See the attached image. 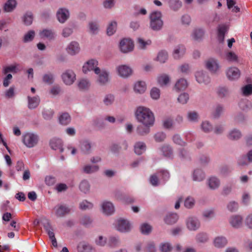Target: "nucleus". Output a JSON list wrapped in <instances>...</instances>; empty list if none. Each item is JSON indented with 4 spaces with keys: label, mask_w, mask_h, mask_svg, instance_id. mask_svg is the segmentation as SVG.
Segmentation results:
<instances>
[{
    "label": "nucleus",
    "mask_w": 252,
    "mask_h": 252,
    "mask_svg": "<svg viewBox=\"0 0 252 252\" xmlns=\"http://www.w3.org/2000/svg\"><path fill=\"white\" fill-rule=\"evenodd\" d=\"M93 203L86 200H83L79 204V208L82 210H89L93 208Z\"/></svg>",
    "instance_id": "53"
},
{
    "label": "nucleus",
    "mask_w": 252,
    "mask_h": 252,
    "mask_svg": "<svg viewBox=\"0 0 252 252\" xmlns=\"http://www.w3.org/2000/svg\"><path fill=\"white\" fill-rule=\"evenodd\" d=\"M157 80L158 84L161 87L167 86L170 82L169 76L165 73L159 75Z\"/></svg>",
    "instance_id": "20"
},
{
    "label": "nucleus",
    "mask_w": 252,
    "mask_h": 252,
    "mask_svg": "<svg viewBox=\"0 0 252 252\" xmlns=\"http://www.w3.org/2000/svg\"><path fill=\"white\" fill-rule=\"evenodd\" d=\"M223 111V107L222 105L218 104L214 108L212 112V116L215 118H218Z\"/></svg>",
    "instance_id": "52"
},
{
    "label": "nucleus",
    "mask_w": 252,
    "mask_h": 252,
    "mask_svg": "<svg viewBox=\"0 0 252 252\" xmlns=\"http://www.w3.org/2000/svg\"><path fill=\"white\" fill-rule=\"evenodd\" d=\"M209 240V235L206 232H199L195 236V240L198 243L204 244L207 243Z\"/></svg>",
    "instance_id": "34"
},
{
    "label": "nucleus",
    "mask_w": 252,
    "mask_h": 252,
    "mask_svg": "<svg viewBox=\"0 0 252 252\" xmlns=\"http://www.w3.org/2000/svg\"><path fill=\"white\" fill-rule=\"evenodd\" d=\"M186 117L189 122L193 123H197L200 119L198 113L193 110L188 111Z\"/></svg>",
    "instance_id": "27"
},
{
    "label": "nucleus",
    "mask_w": 252,
    "mask_h": 252,
    "mask_svg": "<svg viewBox=\"0 0 252 252\" xmlns=\"http://www.w3.org/2000/svg\"><path fill=\"white\" fill-rule=\"evenodd\" d=\"M66 50L69 54L74 55L79 52L80 48L77 42L71 41L67 46Z\"/></svg>",
    "instance_id": "18"
},
{
    "label": "nucleus",
    "mask_w": 252,
    "mask_h": 252,
    "mask_svg": "<svg viewBox=\"0 0 252 252\" xmlns=\"http://www.w3.org/2000/svg\"><path fill=\"white\" fill-rule=\"evenodd\" d=\"M201 128L203 132L209 133L213 130V126L209 121H205L202 122Z\"/></svg>",
    "instance_id": "50"
},
{
    "label": "nucleus",
    "mask_w": 252,
    "mask_h": 252,
    "mask_svg": "<svg viewBox=\"0 0 252 252\" xmlns=\"http://www.w3.org/2000/svg\"><path fill=\"white\" fill-rule=\"evenodd\" d=\"M205 174L200 169H196L192 173V179L194 181L200 182L205 179Z\"/></svg>",
    "instance_id": "32"
},
{
    "label": "nucleus",
    "mask_w": 252,
    "mask_h": 252,
    "mask_svg": "<svg viewBox=\"0 0 252 252\" xmlns=\"http://www.w3.org/2000/svg\"><path fill=\"white\" fill-rule=\"evenodd\" d=\"M226 59L231 63H237L238 62V57L237 55L233 52H228L225 55Z\"/></svg>",
    "instance_id": "51"
},
{
    "label": "nucleus",
    "mask_w": 252,
    "mask_h": 252,
    "mask_svg": "<svg viewBox=\"0 0 252 252\" xmlns=\"http://www.w3.org/2000/svg\"><path fill=\"white\" fill-rule=\"evenodd\" d=\"M135 115L138 122L142 124L154 125L155 116L152 111L148 108L144 106H139L137 108Z\"/></svg>",
    "instance_id": "1"
},
{
    "label": "nucleus",
    "mask_w": 252,
    "mask_h": 252,
    "mask_svg": "<svg viewBox=\"0 0 252 252\" xmlns=\"http://www.w3.org/2000/svg\"><path fill=\"white\" fill-rule=\"evenodd\" d=\"M42 80L45 84L51 85L54 81V75L50 72L45 73L43 75Z\"/></svg>",
    "instance_id": "45"
},
{
    "label": "nucleus",
    "mask_w": 252,
    "mask_h": 252,
    "mask_svg": "<svg viewBox=\"0 0 252 252\" xmlns=\"http://www.w3.org/2000/svg\"><path fill=\"white\" fill-rule=\"evenodd\" d=\"M154 125H146L142 124L137 126L136 128V132L137 134L140 135H145L148 134L150 131V127Z\"/></svg>",
    "instance_id": "26"
},
{
    "label": "nucleus",
    "mask_w": 252,
    "mask_h": 252,
    "mask_svg": "<svg viewBox=\"0 0 252 252\" xmlns=\"http://www.w3.org/2000/svg\"><path fill=\"white\" fill-rule=\"evenodd\" d=\"M80 221L83 225L89 226L92 224L93 220L90 216H85L81 218Z\"/></svg>",
    "instance_id": "63"
},
{
    "label": "nucleus",
    "mask_w": 252,
    "mask_h": 252,
    "mask_svg": "<svg viewBox=\"0 0 252 252\" xmlns=\"http://www.w3.org/2000/svg\"><path fill=\"white\" fill-rule=\"evenodd\" d=\"M185 52V47L183 45H178L174 48L172 56L175 59H179L184 55Z\"/></svg>",
    "instance_id": "19"
},
{
    "label": "nucleus",
    "mask_w": 252,
    "mask_h": 252,
    "mask_svg": "<svg viewBox=\"0 0 252 252\" xmlns=\"http://www.w3.org/2000/svg\"><path fill=\"white\" fill-rule=\"evenodd\" d=\"M42 114L44 119L49 120L52 119L54 114V111L51 109H44Z\"/></svg>",
    "instance_id": "57"
},
{
    "label": "nucleus",
    "mask_w": 252,
    "mask_h": 252,
    "mask_svg": "<svg viewBox=\"0 0 252 252\" xmlns=\"http://www.w3.org/2000/svg\"><path fill=\"white\" fill-rule=\"evenodd\" d=\"M227 208L229 211L233 212L238 210L239 205L237 202L235 201H231L228 203Z\"/></svg>",
    "instance_id": "62"
},
{
    "label": "nucleus",
    "mask_w": 252,
    "mask_h": 252,
    "mask_svg": "<svg viewBox=\"0 0 252 252\" xmlns=\"http://www.w3.org/2000/svg\"><path fill=\"white\" fill-rule=\"evenodd\" d=\"M117 24L115 21L111 22L107 29V33L109 35H113L116 32Z\"/></svg>",
    "instance_id": "54"
},
{
    "label": "nucleus",
    "mask_w": 252,
    "mask_h": 252,
    "mask_svg": "<svg viewBox=\"0 0 252 252\" xmlns=\"http://www.w3.org/2000/svg\"><path fill=\"white\" fill-rule=\"evenodd\" d=\"M120 48L121 51L126 53L133 50L134 44L133 41L128 38L122 39L120 43Z\"/></svg>",
    "instance_id": "8"
},
{
    "label": "nucleus",
    "mask_w": 252,
    "mask_h": 252,
    "mask_svg": "<svg viewBox=\"0 0 252 252\" xmlns=\"http://www.w3.org/2000/svg\"><path fill=\"white\" fill-rule=\"evenodd\" d=\"M227 244V240L222 236L215 237L213 240V245L217 248L224 247Z\"/></svg>",
    "instance_id": "21"
},
{
    "label": "nucleus",
    "mask_w": 252,
    "mask_h": 252,
    "mask_svg": "<svg viewBox=\"0 0 252 252\" xmlns=\"http://www.w3.org/2000/svg\"><path fill=\"white\" fill-rule=\"evenodd\" d=\"M169 7L174 11H177L182 6V2L180 0H169Z\"/></svg>",
    "instance_id": "48"
},
{
    "label": "nucleus",
    "mask_w": 252,
    "mask_h": 252,
    "mask_svg": "<svg viewBox=\"0 0 252 252\" xmlns=\"http://www.w3.org/2000/svg\"><path fill=\"white\" fill-rule=\"evenodd\" d=\"M226 75L229 80L234 81L239 78L241 72L236 67H230L226 69Z\"/></svg>",
    "instance_id": "11"
},
{
    "label": "nucleus",
    "mask_w": 252,
    "mask_h": 252,
    "mask_svg": "<svg viewBox=\"0 0 252 252\" xmlns=\"http://www.w3.org/2000/svg\"><path fill=\"white\" fill-rule=\"evenodd\" d=\"M196 81L199 84L208 85L210 82V78L207 72L203 71H198L195 73Z\"/></svg>",
    "instance_id": "12"
},
{
    "label": "nucleus",
    "mask_w": 252,
    "mask_h": 252,
    "mask_svg": "<svg viewBox=\"0 0 252 252\" xmlns=\"http://www.w3.org/2000/svg\"><path fill=\"white\" fill-rule=\"evenodd\" d=\"M242 217L240 215H233L230 217L229 221L231 225L234 228H239L242 223Z\"/></svg>",
    "instance_id": "22"
},
{
    "label": "nucleus",
    "mask_w": 252,
    "mask_h": 252,
    "mask_svg": "<svg viewBox=\"0 0 252 252\" xmlns=\"http://www.w3.org/2000/svg\"><path fill=\"white\" fill-rule=\"evenodd\" d=\"M98 62L95 60H90L84 64L83 66L82 70L84 73H87L89 71H94L95 72V68L97 67Z\"/></svg>",
    "instance_id": "13"
},
{
    "label": "nucleus",
    "mask_w": 252,
    "mask_h": 252,
    "mask_svg": "<svg viewBox=\"0 0 252 252\" xmlns=\"http://www.w3.org/2000/svg\"><path fill=\"white\" fill-rule=\"evenodd\" d=\"M90 32L93 34H96L99 30L98 24L96 22H91L89 24Z\"/></svg>",
    "instance_id": "58"
},
{
    "label": "nucleus",
    "mask_w": 252,
    "mask_h": 252,
    "mask_svg": "<svg viewBox=\"0 0 252 252\" xmlns=\"http://www.w3.org/2000/svg\"><path fill=\"white\" fill-rule=\"evenodd\" d=\"M160 149L164 157L169 158H173V149L169 145L164 144L161 147Z\"/></svg>",
    "instance_id": "24"
},
{
    "label": "nucleus",
    "mask_w": 252,
    "mask_h": 252,
    "mask_svg": "<svg viewBox=\"0 0 252 252\" xmlns=\"http://www.w3.org/2000/svg\"><path fill=\"white\" fill-rule=\"evenodd\" d=\"M35 36V32L33 30L28 32L23 37V41L24 42H29L32 41Z\"/></svg>",
    "instance_id": "55"
},
{
    "label": "nucleus",
    "mask_w": 252,
    "mask_h": 252,
    "mask_svg": "<svg viewBox=\"0 0 252 252\" xmlns=\"http://www.w3.org/2000/svg\"><path fill=\"white\" fill-rule=\"evenodd\" d=\"M69 15V11L65 8H60L57 12V19L61 23H64L68 18Z\"/></svg>",
    "instance_id": "17"
},
{
    "label": "nucleus",
    "mask_w": 252,
    "mask_h": 252,
    "mask_svg": "<svg viewBox=\"0 0 252 252\" xmlns=\"http://www.w3.org/2000/svg\"><path fill=\"white\" fill-rule=\"evenodd\" d=\"M188 85L187 80L184 78H181L176 82L175 88L178 91L184 90L187 88Z\"/></svg>",
    "instance_id": "39"
},
{
    "label": "nucleus",
    "mask_w": 252,
    "mask_h": 252,
    "mask_svg": "<svg viewBox=\"0 0 252 252\" xmlns=\"http://www.w3.org/2000/svg\"><path fill=\"white\" fill-rule=\"evenodd\" d=\"M60 123L63 125H67L70 122L71 119L67 113H63L59 118Z\"/></svg>",
    "instance_id": "46"
},
{
    "label": "nucleus",
    "mask_w": 252,
    "mask_h": 252,
    "mask_svg": "<svg viewBox=\"0 0 252 252\" xmlns=\"http://www.w3.org/2000/svg\"><path fill=\"white\" fill-rule=\"evenodd\" d=\"M161 16V13L158 11H153L151 13L150 27L153 30L158 31L162 28L163 22Z\"/></svg>",
    "instance_id": "2"
},
{
    "label": "nucleus",
    "mask_w": 252,
    "mask_h": 252,
    "mask_svg": "<svg viewBox=\"0 0 252 252\" xmlns=\"http://www.w3.org/2000/svg\"><path fill=\"white\" fill-rule=\"evenodd\" d=\"M204 31L200 29L194 30L191 34L192 38L195 40H201L204 35Z\"/></svg>",
    "instance_id": "47"
},
{
    "label": "nucleus",
    "mask_w": 252,
    "mask_h": 252,
    "mask_svg": "<svg viewBox=\"0 0 252 252\" xmlns=\"http://www.w3.org/2000/svg\"><path fill=\"white\" fill-rule=\"evenodd\" d=\"M39 35L42 38L52 40L55 38L56 34L53 30L45 29L40 32Z\"/></svg>",
    "instance_id": "16"
},
{
    "label": "nucleus",
    "mask_w": 252,
    "mask_h": 252,
    "mask_svg": "<svg viewBox=\"0 0 252 252\" xmlns=\"http://www.w3.org/2000/svg\"><path fill=\"white\" fill-rule=\"evenodd\" d=\"M79 189L81 191L84 193L89 192L90 189V185L89 182L86 180L82 181L79 185Z\"/></svg>",
    "instance_id": "44"
},
{
    "label": "nucleus",
    "mask_w": 252,
    "mask_h": 252,
    "mask_svg": "<svg viewBox=\"0 0 252 252\" xmlns=\"http://www.w3.org/2000/svg\"><path fill=\"white\" fill-rule=\"evenodd\" d=\"M168 58V54L167 52L165 50H161L158 54L156 61L161 63H164L167 61Z\"/></svg>",
    "instance_id": "38"
},
{
    "label": "nucleus",
    "mask_w": 252,
    "mask_h": 252,
    "mask_svg": "<svg viewBox=\"0 0 252 252\" xmlns=\"http://www.w3.org/2000/svg\"><path fill=\"white\" fill-rule=\"evenodd\" d=\"M160 90L156 87L153 88L150 92V95L151 97L154 99H158L160 96Z\"/></svg>",
    "instance_id": "61"
},
{
    "label": "nucleus",
    "mask_w": 252,
    "mask_h": 252,
    "mask_svg": "<svg viewBox=\"0 0 252 252\" xmlns=\"http://www.w3.org/2000/svg\"><path fill=\"white\" fill-rule=\"evenodd\" d=\"M108 244L111 247H117L120 245L121 242L118 237L111 236L109 239Z\"/></svg>",
    "instance_id": "59"
},
{
    "label": "nucleus",
    "mask_w": 252,
    "mask_h": 252,
    "mask_svg": "<svg viewBox=\"0 0 252 252\" xmlns=\"http://www.w3.org/2000/svg\"><path fill=\"white\" fill-rule=\"evenodd\" d=\"M146 90V85L145 82L138 81L135 84L134 90L135 93L143 94Z\"/></svg>",
    "instance_id": "36"
},
{
    "label": "nucleus",
    "mask_w": 252,
    "mask_h": 252,
    "mask_svg": "<svg viewBox=\"0 0 252 252\" xmlns=\"http://www.w3.org/2000/svg\"><path fill=\"white\" fill-rule=\"evenodd\" d=\"M131 224L126 220L120 219L117 220L115 227L117 230L121 232H127L131 228Z\"/></svg>",
    "instance_id": "7"
},
{
    "label": "nucleus",
    "mask_w": 252,
    "mask_h": 252,
    "mask_svg": "<svg viewBox=\"0 0 252 252\" xmlns=\"http://www.w3.org/2000/svg\"><path fill=\"white\" fill-rule=\"evenodd\" d=\"M172 248L171 244L167 242L161 243L159 246V249L161 252H170Z\"/></svg>",
    "instance_id": "64"
},
{
    "label": "nucleus",
    "mask_w": 252,
    "mask_h": 252,
    "mask_svg": "<svg viewBox=\"0 0 252 252\" xmlns=\"http://www.w3.org/2000/svg\"><path fill=\"white\" fill-rule=\"evenodd\" d=\"M117 70L118 74L122 77H127L130 76L132 72V69L126 65H119L117 67Z\"/></svg>",
    "instance_id": "14"
},
{
    "label": "nucleus",
    "mask_w": 252,
    "mask_h": 252,
    "mask_svg": "<svg viewBox=\"0 0 252 252\" xmlns=\"http://www.w3.org/2000/svg\"><path fill=\"white\" fill-rule=\"evenodd\" d=\"M242 136L241 131L237 129H234L231 130L228 135V137L231 140H236L240 138Z\"/></svg>",
    "instance_id": "42"
},
{
    "label": "nucleus",
    "mask_w": 252,
    "mask_h": 252,
    "mask_svg": "<svg viewBox=\"0 0 252 252\" xmlns=\"http://www.w3.org/2000/svg\"><path fill=\"white\" fill-rule=\"evenodd\" d=\"M206 68L212 73H217L220 69L219 61L215 58H209L205 62Z\"/></svg>",
    "instance_id": "6"
},
{
    "label": "nucleus",
    "mask_w": 252,
    "mask_h": 252,
    "mask_svg": "<svg viewBox=\"0 0 252 252\" xmlns=\"http://www.w3.org/2000/svg\"><path fill=\"white\" fill-rule=\"evenodd\" d=\"M92 144L88 140H85L82 142L80 145L81 152L85 155H89L91 153Z\"/></svg>",
    "instance_id": "31"
},
{
    "label": "nucleus",
    "mask_w": 252,
    "mask_h": 252,
    "mask_svg": "<svg viewBox=\"0 0 252 252\" xmlns=\"http://www.w3.org/2000/svg\"><path fill=\"white\" fill-rule=\"evenodd\" d=\"M22 21L25 25H31L33 21L32 14L30 12L26 13L22 17Z\"/></svg>",
    "instance_id": "43"
},
{
    "label": "nucleus",
    "mask_w": 252,
    "mask_h": 252,
    "mask_svg": "<svg viewBox=\"0 0 252 252\" xmlns=\"http://www.w3.org/2000/svg\"><path fill=\"white\" fill-rule=\"evenodd\" d=\"M16 5L15 0H8L4 4V10L7 12H11L15 8Z\"/></svg>",
    "instance_id": "40"
},
{
    "label": "nucleus",
    "mask_w": 252,
    "mask_h": 252,
    "mask_svg": "<svg viewBox=\"0 0 252 252\" xmlns=\"http://www.w3.org/2000/svg\"><path fill=\"white\" fill-rule=\"evenodd\" d=\"M50 145L51 148L53 150H59L60 152H63V144L62 140L59 138H54L51 140Z\"/></svg>",
    "instance_id": "25"
},
{
    "label": "nucleus",
    "mask_w": 252,
    "mask_h": 252,
    "mask_svg": "<svg viewBox=\"0 0 252 252\" xmlns=\"http://www.w3.org/2000/svg\"><path fill=\"white\" fill-rule=\"evenodd\" d=\"M227 31V27L224 25H219L218 27V37L220 42H222L224 35Z\"/></svg>",
    "instance_id": "33"
},
{
    "label": "nucleus",
    "mask_w": 252,
    "mask_h": 252,
    "mask_svg": "<svg viewBox=\"0 0 252 252\" xmlns=\"http://www.w3.org/2000/svg\"><path fill=\"white\" fill-rule=\"evenodd\" d=\"M53 211L57 217L63 218L69 214L71 208L66 204H59L54 207Z\"/></svg>",
    "instance_id": "5"
},
{
    "label": "nucleus",
    "mask_w": 252,
    "mask_h": 252,
    "mask_svg": "<svg viewBox=\"0 0 252 252\" xmlns=\"http://www.w3.org/2000/svg\"><path fill=\"white\" fill-rule=\"evenodd\" d=\"M178 216L176 213H168L164 219L165 223L172 224L175 223L178 220Z\"/></svg>",
    "instance_id": "37"
},
{
    "label": "nucleus",
    "mask_w": 252,
    "mask_h": 252,
    "mask_svg": "<svg viewBox=\"0 0 252 252\" xmlns=\"http://www.w3.org/2000/svg\"><path fill=\"white\" fill-rule=\"evenodd\" d=\"M137 44L139 49H145L147 46L150 45L151 44V41L150 40L145 41L141 38H138L137 39Z\"/></svg>",
    "instance_id": "56"
},
{
    "label": "nucleus",
    "mask_w": 252,
    "mask_h": 252,
    "mask_svg": "<svg viewBox=\"0 0 252 252\" xmlns=\"http://www.w3.org/2000/svg\"><path fill=\"white\" fill-rule=\"evenodd\" d=\"M78 86L80 90H87L90 86V82L87 79H81L78 83Z\"/></svg>",
    "instance_id": "49"
},
{
    "label": "nucleus",
    "mask_w": 252,
    "mask_h": 252,
    "mask_svg": "<svg viewBox=\"0 0 252 252\" xmlns=\"http://www.w3.org/2000/svg\"><path fill=\"white\" fill-rule=\"evenodd\" d=\"M101 208L103 213L106 215H111L115 211L114 206L110 201H104L101 204Z\"/></svg>",
    "instance_id": "15"
},
{
    "label": "nucleus",
    "mask_w": 252,
    "mask_h": 252,
    "mask_svg": "<svg viewBox=\"0 0 252 252\" xmlns=\"http://www.w3.org/2000/svg\"><path fill=\"white\" fill-rule=\"evenodd\" d=\"M78 251L79 252H95L94 249L86 242H82L78 245Z\"/></svg>",
    "instance_id": "29"
},
{
    "label": "nucleus",
    "mask_w": 252,
    "mask_h": 252,
    "mask_svg": "<svg viewBox=\"0 0 252 252\" xmlns=\"http://www.w3.org/2000/svg\"><path fill=\"white\" fill-rule=\"evenodd\" d=\"M207 184L211 189L215 190L220 187V181L217 177L212 176L208 179Z\"/></svg>",
    "instance_id": "23"
},
{
    "label": "nucleus",
    "mask_w": 252,
    "mask_h": 252,
    "mask_svg": "<svg viewBox=\"0 0 252 252\" xmlns=\"http://www.w3.org/2000/svg\"><path fill=\"white\" fill-rule=\"evenodd\" d=\"M95 74L98 75L96 82L99 85L104 86L109 82V72L106 70L95 68Z\"/></svg>",
    "instance_id": "4"
},
{
    "label": "nucleus",
    "mask_w": 252,
    "mask_h": 252,
    "mask_svg": "<svg viewBox=\"0 0 252 252\" xmlns=\"http://www.w3.org/2000/svg\"><path fill=\"white\" fill-rule=\"evenodd\" d=\"M115 97L113 94H108L104 95L103 102L106 106L111 105L115 101Z\"/></svg>",
    "instance_id": "41"
},
{
    "label": "nucleus",
    "mask_w": 252,
    "mask_h": 252,
    "mask_svg": "<svg viewBox=\"0 0 252 252\" xmlns=\"http://www.w3.org/2000/svg\"><path fill=\"white\" fill-rule=\"evenodd\" d=\"M23 142L28 148L34 147L38 143L39 137L37 134L32 132H27L22 137Z\"/></svg>",
    "instance_id": "3"
},
{
    "label": "nucleus",
    "mask_w": 252,
    "mask_h": 252,
    "mask_svg": "<svg viewBox=\"0 0 252 252\" xmlns=\"http://www.w3.org/2000/svg\"><path fill=\"white\" fill-rule=\"evenodd\" d=\"M28 108L32 109L36 108L39 104L40 99L38 96L33 97H28Z\"/></svg>",
    "instance_id": "30"
},
{
    "label": "nucleus",
    "mask_w": 252,
    "mask_h": 252,
    "mask_svg": "<svg viewBox=\"0 0 252 252\" xmlns=\"http://www.w3.org/2000/svg\"><path fill=\"white\" fill-rule=\"evenodd\" d=\"M217 94L220 97H224L229 94L228 89L224 87H219L217 90Z\"/></svg>",
    "instance_id": "60"
},
{
    "label": "nucleus",
    "mask_w": 252,
    "mask_h": 252,
    "mask_svg": "<svg viewBox=\"0 0 252 252\" xmlns=\"http://www.w3.org/2000/svg\"><path fill=\"white\" fill-rule=\"evenodd\" d=\"M146 144L144 142H138L135 144L134 152L138 155L142 154L146 151Z\"/></svg>",
    "instance_id": "35"
},
{
    "label": "nucleus",
    "mask_w": 252,
    "mask_h": 252,
    "mask_svg": "<svg viewBox=\"0 0 252 252\" xmlns=\"http://www.w3.org/2000/svg\"><path fill=\"white\" fill-rule=\"evenodd\" d=\"M99 169L98 165L86 164L82 167V171L86 174H92L97 172Z\"/></svg>",
    "instance_id": "28"
},
{
    "label": "nucleus",
    "mask_w": 252,
    "mask_h": 252,
    "mask_svg": "<svg viewBox=\"0 0 252 252\" xmlns=\"http://www.w3.org/2000/svg\"><path fill=\"white\" fill-rule=\"evenodd\" d=\"M63 82L67 85H72L76 80V75L71 70H67L62 75Z\"/></svg>",
    "instance_id": "9"
},
{
    "label": "nucleus",
    "mask_w": 252,
    "mask_h": 252,
    "mask_svg": "<svg viewBox=\"0 0 252 252\" xmlns=\"http://www.w3.org/2000/svg\"><path fill=\"white\" fill-rule=\"evenodd\" d=\"M186 225L189 230L190 231H196L199 228L200 222L197 218L190 217L186 220Z\"/></svg>",
    "instance_id": "10"
}]
</instances>
